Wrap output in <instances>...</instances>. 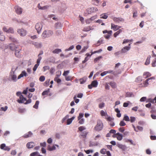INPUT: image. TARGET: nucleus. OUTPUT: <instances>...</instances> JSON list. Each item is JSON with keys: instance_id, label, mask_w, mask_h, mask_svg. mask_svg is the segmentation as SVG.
Here are the masks:
<instances>
[{"instance_id": "obj_63", "label": "nucleus", "mask_w": 156, "mask_h": 156, "mask_svg": "<svg viewBox=\"0 0 156 156\" xmlns=\"http://www.w3.org/2000/svg\"><path fill=\"white\" fill-rule=\"evenodd\" d=\"M147 99V98L145 97H144L141 98L140 101L141 102H143L145 101Z\"/></svg>"}, {"instance_id": "obj_24", "label": "nucleus", "mask_w": 156, "mask_h": 156, "mask_svg": "<svg viewBox=\"0 0 156 156\" xmlns=\"http://www.w3.org/2000/svg\"><path fill=\"white\" fill-rule=\"evenodd\" d=\"M100 16L101 18L105 19L108 18V16L107 14L106 13H104L101 14L100 15Z\"/></svg>"}, {"instance_id": "obj_60", "label": "nucleus", "mask_w": 156, "mask_h": 156, "mask_svg": "<svg viewBox=\"0 0 156 156\" xmlns=\"http://www.w3.org/2000/svg\"><path fill=\"white\" fill-rule=\"evenodd\" d=\"M44 71H45L47 70H48L50 69V67L48 66H44L43 67Z\"/></svg>"}, {"instance_id": "obj_3", "label": "nucleus", "mask_w": 156, "mask_h": 156, "mask_svg": "<svg viewBox=\"0 0 156 156\" xmlns=\"http://www.w3.org/2000/svg\"><path fill=\"white\" fill-rule=\"evenodd\" d=\"M53 34L52 31L51 30H45L43 32L42 34V36L43 38H45Z\"/></svg>"}, {"instance_id": "obj_20", "label": "nucleus", "mask_w": 156, "mask_h": 156, "mask_svg": "<svg viewBox=\"0 0 156 156\" xmlns=\"http://www.w3.org/2000/svg\"><path fill=\"white\" fill-rule=\"evenodd\" d=\"M27 73L25 71H23L21 73L19 76L18 77V79H20L21 77H23L24 76H27Z\"/></svg>"}, {"instance_id": "obj_4", "label": "nucleus", "mask_w": 156, "mask_h": 156, "mask_svg": "<svg viewBox=\"0 0 156 156\" xmlns=\"http://www.w3.org/2000/svg\"><path fill=\"white\" fill-rule=\"evenodd\" d=\"M42 27L43 25L42 24L40 23H38L36 25L35 28L38 34H39L41 32Z\"/></svg>"}, {"instance_id": "obj_49", "label": "nucleus", "mask_w": 156, "mask_h": 156, "mask_svg": "<svg viewBox=\"0 0 156 156\" xmlns=\"http://www.w3.org/2000/svg\"><path fill=\"white\" fill-rule=\"evenodd\" d=\"M136 119V118L134 117H130V121L131 123L134 122Z\"/></svg>"}, {"instance_id": "obj_26", "label": "nucleus", "mask_w": 156, "mask_h": 156, "mask_svg": "<svg viewBox=\"0 0 156 156\" xmlns=\"http://www.w3.org/2000/svg\"><path fill=\"white\" fill-rule=\"evenodd\" d=\"M91 27H84L83 29V31L85 32H88L91 30Z\"/></svg>"}, {"instance_id": "obj_22", "label": "nucleus", "mask_w": 156, "mask_h": 156, "mask_svg": "<svg viewBox=\"0 0 156 156\" xmlns=\"http://www.w3.org/2000/svg\"><path fill=\"white\" fill-rule=\"evenodd\" d=\"M151 74L148 72H144L143 75V76L145 78H147L151 76Z\"/></svg>"}, {"instance_id": "obj_54", "label": "nucleus", "mask_w": 156, "mask_h": 156, "mask_svg": "<svg viewBox=\"0 0 156 156\" xmlns=\"http://www.w3.org/2000/svg\"><path fill=\"white\" fill-rule=\"evenodd\" d=\"M126 125V123L123 121H121L119 123V125L120 126H124Z\"/></svg>"}, {"instance_id": "obj_46", "label": "nucleus", "mask_w": 156, "mask_h": 156, "mask_svg": "<svg viewBox=\"0 0 156 156\" xmlns=\"http://www.w3.org/2000/svg\"><path fill=\"white\" fill-rule=\"evenodd\" d=\"M45 77L43 76H42L39 78V80L41 82H43L45 80Z\"/></svg>"}, {"instance_id": "obj_36", "label": "nucleus", "mask_w": 156, "mask_h": 156, "mask_svg": "<svg viewBox=\"0 0 156 156\" xmlns=\"http://www.w3.org/2000/svg\"><path fill=\"white\" fill-rule=\"evenodd\" d=\"M50 79L47 80L44 83V86L47 87L49 84Z\"/></svg>"}, {"instance_id": "obj_9", "label": "nucleus", "mask_w": 156, "mask_h": 156, "mask_svg": "<svg viewBox=\"0 0 156 156\" xmlns=\"http://www.w3.org/2000/svg\"><path fill=\"white\" fill-rule=\"evenodd\" d=\"M15 9L16 13L18 14H20L22 12V8L18 6L15 7Z\"/></svg>"}, {"instance_id": "obj_14", "label": "nucleus", "mask_w": 156, "mask_h": 156, "mask_svg": "<svg viewBox=\"0 0 156 156\" xmlns=\"http://www.w3.org/2000/svg\"><path fill=\"white\" fill-rule=\"evenodd\" d=\"M35 146V144L34 142H30L28 143L27 145L26 146L28 148L30 149L33 147Z\"/></svg>"}, {"instance_id": "obj_35", "label": "nucleus", "mask_w": 156, "mask_h": 156, "mask_svg": "<svg viewBox=\"0 0 156 156\" xmlns=\"http://www.w3.org/2000/svg\"><path fill=\"white\" fill-rule=\"evenodd\" d=\"M49 91L50 89H49L47 90L43 91L42 94V95H48Z\"/></svg>"}, {"instance_id": "obj_25", "label": "nucleus", "mask_w": 156, "mask_h": 156, "mask_svg": "<svg viewBox=\"0 0 156 156\" xmlns=\"http://www.w3.org/2000/svg\"><path fill=\"white\" fill-rule=\"evenodd\" d=\"M91 84L93 87H97L98 82L96 80H94L92 82Z\"/></svg>"}, {"instance_id": "obj_37", "label": "nucleus", "mask_w": 156, "mask_h": 156, "mask_svg": "<svg viewBox=\"0 0 156 156\" xmlns=\"http://www.w3.org/2000/svg\"><path fill=\"white\" fill-rule=\"evenodd\" d=\"M9 39L13 42L15 43L16 44L18 43V41L16 39L12 37H9Z\"/></svg>"}, {"instance_id": "obj_11", "label": "nucleus", "mask_w": 156, "mask_h": 156, "mask_svg": "<svg viewBox=\"0 0 156 156\" xmlns=\"http://www.w3.org/2000/svg\"><path fill=\"white\" fill-rule=\"evenodd\" d=\"M155 77H152L147 79L143 83V84L144 87H146L148 86L149 84L148 83V81L151 80H154Z\"/></svg>"}, {"instance_id": "obj_43", "label": "nucleus", "mask_w": 156, "mask_h": 156, "mask_svg": "<svg viewBox=\"0 0 156 156\" xmlns=\"http://www.w3.org/2000/svg\"><path fill=\"white\" fill-rule=\"evenodd\" d=\"M92 2L95 5H98L99 2V1L98 0H92Z\"/></svg>"}, {"instance_id": "obj_2", "label": "nucleus", "mask_w": 156, "mask_h": 156, "mask_svg": "<svg viewBox=\"0 0 156 156\" xmlns=\"http://www.w3.org/2000/svg\"><path fill=\"white\" fill-rule=\"evenodd\" d=\"M103 127V124L102 122L100 120H98L94 129L95 131L99 132L102 129Z\"/></svg>"}, {"instance_id": "obj_48", "label": "nucleus", "mask_w": 156, "mask_h": 156, "mask_svg": "<svg viewBox=\"0 0 156 156\" xmlns=\"http://www.w3.org/2000/svg\"><path fill=\"white\" fill-rule=\"evenodd\" d=\"M100 152L102 154H105L106 152V150L105 149L103 148L101 150Z\"/></svg>"}, {"instance_id": "obj_31", "label": "nucleus", "mask_w": 156, "mask_h": 156, "mask_svg": "<svg viewBox=\"0 0 156 156\" xmlns=\"http://www.w3.org/2000/svg\"><path fill=\"white\" fill-rule=\"evenodd\" d=\"M13 74L11 76L12 79V80H13L14 81H16V80L17 76L16 75L14 74V72H13Z\"/></svg>"}, {"instance_id": "obj_21", "label": "nucleus", "mask_w": 156, "mask_h": 156, "mask_svg": "<svg viewBox=\"0 0 156 156\" xmlns=\"http://www.w3.org/2000/svg\"><path fill=\"white\" fill-rule=\"evenodd\" d=\"M109 84L112 88H115L117 87L116 83L114 82H111L109 83Z\"/></svg>"}, {"instance_id": "obj_56", "label": "nucleus", "mask_w": 156, "mask_h": 156, "mask_svg": "<svg viewBox=\"0 0 156 156\" xmlns=\"http://www.w3.org/2000/svg\"><path fill=\"white\" fill-rule=\"evenodd\" d=\"M83 116V114L82 113H80L78 117V120H80V119H81Z\"/></svg>"}, {"instance_id": "obj_6", "label": "nucleus", "mask_w": 156, "mask_h": 156, "mask_svg": "<svg viewBox=\"0 0 156 156\" xmlns=\"http://www.w3.org/2000/svg\"><path fill=\"white\" fill-rule=\"evenodd\" d=\"M3 30L4 32H5L7 33H10L13 34L14 32L13 29L12 27H9V28H8L5 27H4Z\"/></svg>"}, {"instance_id": "obj_32", "label": "nucleus", "mask_w": 156, "mask_h": 156, "mask_svg": "<svg viewBox=\"0 0 156 156\" xmlns=\"http://www.w3.org/2000/svg\"><path fill=\"white\" fill-rule=\"evenodd\" d=\"M39 103V101H36L35 105L33 106V108L36 109H37Z\"/></svg>"}, {"instance_id": "obj_59", "label": "nucleus", "mask_w": 156, "mask_h": 156, "mask_svg": "<svg viewBox=\"0 0 156 156\" xmlns=\"http://www.w3.org/2000/svg\"><path fill=\"white\" fill-rule=\"evenodd\" d=\"M39 65V64L37 63L34 65V66L33 68V70L34 71H35L36 70Z\"/></svg>"}, {"instance_id": "obj_12", "label": "nucleus", "mask_w": 156, "mask_h": 156, "mask_svg": "<svg viewBox=\"0 0 156 156\" xmlns=\"http://www.w3.org/2000/svg\"><path fill=\"white\" fill-rule=\"evenodd\" d=\"M121 27V26H119L117 25H115L114 24L112 23H111V29H113V30L115 31L118 30Z\"/></svg>"}, {"instance_id": "obj_7", "label": "nucleus", "mask_w": 156, "mask_h": 156, "mask_svg": "<svg viewBox=\"0 0 156 156\" xmlns=\"http://www.w3.org/2000/svg\"><path fill=\"white\" fill-rule=\"evenodd\" d=\"M88 133V132L86 131L81 132L80 133L79 136L80 138H86Z\"/></svg>"}, {"instance_id": "obj_39", "label": "nucleus", "mask_w": 156, "mask_h": 156, "mask_svg": "<svg viewBox=\"0 0 156 156\" xmlns=\"http://www.w3.org/2000/svg\"><path fill=\"white\" fill-rule=\"evenodd\" d=\"M86 129V128L84 126H80L78 128L79 131L81 132H82L83 130H85Z\"/></svg>"}, {"instance_id": "obj_15", "label": "nucleus", "mask_w": 156, "mask_h": 156, "mask_svg": "<svg viewBox=\"0 0 156 156\" xmlns=\"http://www.w3.org/2000/svg\"><path fill=\"white\" fill-rule=\"evenodd\" d=\"M19 47L18 45H16L14 44H10V48L12 50H16V49H17L19 48Z\"/></svg>"}, {"instance_id": "obj_29", "label": "nucleus", "mask_w": 156, "mask_h": 156, "mask_svg": "<svg viewBox=\"0 0 156 156\" xmlns=\"http://www.w3.org/2000/svg\"><path fill=\"white\" fill-rule=\"evenodd\" d=\"M150 58L151 56H150L147 57L145 63V65H147L150 64Z\"/></svg>"}, {"instance_id": "obj_61", "label": "nucleus", "mask_w": 156, "mask_h": 156, "mask_svg": "<svg viewBox=\"0 0 156 156\" xmlns=\"http://www.w3.org/2000/svg\"><path fill=\"white\" fill-rule=\"evenodd\" d=\"M136 130H138V132L139 130L142 131L143 130V128L141 126H138L136 127Z\"/></svg>"}, {"instance_id": "obj_64", "label": "nucleus", "mask_w": 156, "mask_h": 156, "mask_svg": "<svg viewBox=\"0 0 156 156\" xmlns=\"http://www.w3.org/2000/svg\"><path fill=\"white\" fill-rule=\"evenodd\" d=\"M5 147V144H2L1 145L0 147L1 149L4 150Z\"/></svg>"}, {"instance_id": "obj_51", "label": "nucleus", "mask_w": 156, "mask_h": 156, "mask_svg": "<svg viewBox=\"0 0 156 156\" xmlns=\"http://www.w3.org/2000/svg\"><path fill=\"white\" fill-rule=\"evenodd\" d=\"M69 73V70H67L66 71H64L63 74V75L65 76H66Z\"/></svg>"}, {"instance_id": "obj_1", "label": "nucleus", "mask_w": 156, "mask_h": 156, "mask_svg": "<svg viewBox=\"0 0 156 156\" xmlns=\"http://www.w3.org/2000/svg\"><path fill=\"white\" fill-rule=\"evenodd\" d=\"M20 92H18L16 94L17 96H20V98L17 100V101L19 103H24L25 104H27L30 103L31 102V100L29 99L27 100L26 98H24L23 96L21 94Z\"/></svg>"}, {"instance_id": "obj_10", "label": "nucleus", "mask_w": 156, "mask_h": 156, "mask_svg": "<svg viewBox=\"0 0 156 156\" xmlns=\"http://www.w3.org/2000/svg\"><path fill=\"white\" fill-rule=\"evenodd\" d=\"M55 146L57 147H58V146L57 144L53 145L52 146H51L50 145H48L47 146V150L49 151H52L55 150L56 147Z\"/></svg>"}, {"instance_id": "obj_50", "label": "nucleus", "mask_w": 156, "mask_h": 156, "mask_svg": "<svg viewBox=\"0 0 156 156\" xmlns=\"http://www.w3.org/2000/svg\"><path fill=\"white\" fill-rule=\"evenodd\" d=\"M156 58H155V60L153 61L152 63V66L153 67H155L156 66Z\"/></svg>"}, {"instance_id": "obj_47", "label": "nucleus", "mask_w": 156, "mask_h": 156, "mask_svg": "<svg viewBox=\"0 0 156 156\" xmlns=\"http://www.w3.org/2000/svg\"><path fill=\"white\" fill-rule=\"evenodd\" d=\"M8 107L7 106L5 107H2L1 108V110L3 111H5L8 109Z\"/></svg>"}, {"instance_id": "obj_42", "label": "nucleus", "mask_w": 156, "mask_h": 156, "mask_svg": "<svg viewBox=\"0 0 156 156\" xmlns=\"http://www.w3.org/2000/svg\"><path fill=\"white\" fill-rule=\"evenodd\" d=\"M86 81V79L84 78H81L80 80V84L84 83Z\"/></svg>"}, {"instance_id": "obj_53", "label": "nucleus", "mask_w": 156, "mask_h": 156, "mask_svg": "<svg viewBox=\"0 0 156 156\" xmlns=\"http://www.w3.org/2000/svg\"><path fill=\"white\" fill-rule=\"evenodd\" d=\"M99 107L100 108H102L105 106V103L103 102L100 103L99 105Z\"/></svg>"}, {"instance_id": "obj_23", "label": "nucleus", "mask_w": 156, "mask_h": 156, "mask_svg": "<svg viewBox=\"0 0 156 156\" xmlns=\"http://www.w3.org/2000/svg\"><path fill=\"white\" fill-rule=\"evenodd\" d=\"M48 7V6H47V5L44 6L43 7H41V6L40 4H38V9H42V10L45 9H47Z\"/></svg>"}, {"instance_id": "obj_44", "label": "nucleus", "mask_w": 156, "mask_h": 156, "mask_svg": "<svg viewBox=\"0 0 156 156\" xmlns=\"http://www.w3.org/2000/svg\"><path fill=\"white\" fill-rule=\"evenodd\" d=\"M109 83H106L105 84V89L106 90H109L110 89V86L108 85Z\"/></svg>"}, {"instance_id": "obj_27", "label": "nucleus", "mask_w": 156, "mask_h": 156, "mask_svg": "<svg viewBox=\"0 0 156 156\" xmlns=\"http://www.w3.org/2000/svg\"><path fill=\"white\" fill-rule=\"evenodd\" d=\"M122 29H119L118 31H117L114 34V36L115 37H116L117 36L119 35V34L122 32Z\"/></svg>"}, {"instance_id": "obj_30", "label": "nucleus", "mask_w": 156, "mask_h": 156, "mask_svg": "<svg viewBox=\"0 0 156 156\" xmlns=\"http://www.w3.org/2000/svg\"><path fill=\"white\" fill-rule=\"evenodd\" d=\"M61 51V50L60 49H56L52 51V53L54 54H58Z\"/></svg>"}, {"instance_id": "obj_38", "label": "nucleus", "mask_w": 156, "mask_h": 156, "mask_svg": "<svg viewBox=\"0 0 156 156\" xmlns=\"http://www.w3.org/2000/svg\"><path fill=\"white\" fill-rule=\"evenodd\" d=\"M100 114L101 116H105L107 115L106 112H105L103 110H101L100 112Z\"/></svg>"}, {"instance_id": "obj_16", "label": "nucleus", "mask_w": 156, "mask_h": 156, "mask_svg": "<svg viewBox=\"0 0 156 156\" xmlns=\"http://www.w3.org/2000/svg\"><path fill=\"white\" fill-rule=\"evenodd\" d=\"M21 49H20L18 48L16 49L15 55L16 57L18 58L20 57L21 55L20 53Z\"/></svg>"}, {"instance_id": "obj_34", "label": "nucleus", "mask_w": 156, "mask_h": 156, "mask_svg": "<svg viewBox=\"0 0 156 156\" xmlns=\"http://www.w3.org/2000/svg\"><path fill=\"white\" fill-rule=\"evenodd\" d=\"M87 13L89 14H90L92 13L93 12V11L92 9V8H88L86 10Z\"/></svg>"}, {"instance_id": "obj_62", "label": "nucleus", "mask_w": 156, "mask_h": 156, "mask_svg": "<svg viewBox=\"0 0 156 156\" xmlns=\"http://www.w3.org/2000/svg\"><path fill=\"white\" fill-rule=\"evenodd\" d=\"M69 116L68 115H67L65 116L64 118H63L62 120V123H63L64 121L67 119L68 117Z\"/></svg>"}, {"instance_id": "obj_19", "label": "nucleus", "mask_w": 156, "mask_h": 156, "mask_svg": "<svg viewBox=\"0 0 156 156\" xmlns=\"http://www.w3.org/2000/svg\"><path fill=\"white\" fill-rule=\"evenodd\" d=\"M118 147L122 149L123 151H125L126 149V147L125 145H123L122 144H119L117 145Z\"/></svg>"}, {"instance_id": "obj_13", "label": "nucleus", "mask_w": 156, "mask_h": 156, "mask_svg": "<svg viewBox=\"0 0 156 156\" xmlns=\"http://www.w3.org/2000/svg\"><path fill=\"white\" fill-rule=\"evenodd\" d=\"M92 55V54H91V55H90V54L89 53H86L85 55H86L87 56L85 58L84 60L82 61V63L83 64L87 62L89 59L91 57Z\"/></svg>"}, {"instance_id": "obj_5", "label": "nucleus", "mask_w": 156, "mask_h": 156, "mask_svg": "<svg viewBox=\"0 0 156 156\" xmlns=\"http://www.w3.org/2000/svg\"><path fill=\"white\" fill-rule=\"evenodd\" d=\"M17 32L21 36L24 37L27 34V31L21 28L18 29Z\"/></svg>"}, {"instance_id": "obj_17", "label": "nucleus", "mask_w": 156, "mask_h": 156, "mask_svg": "<svg viewBox=\"0 0 156 156\" xmlns=\"http://www.w3.org/2000/svg\"><path fill=\"white\" fill-rule=\"evenodd\" d=\"M130 48V46H126L124 47L121 50V51L122 53H125L127 51H129Z\"/></svg>"}, {"instance_id": "obj_58", "label": "nucleus", "mask_w": 156, "mask_h": 156, "mask_svg": "<svg viewBox=\"0 0 156 156\" xmlns=\"http://www.w3.org/2000/svg\"><path fill=\"white\" fill-rule=\"evenodd\" d=\"M55 69L54 68H51L50 69V72L51 74H53L55 72Z\"/></svg>"}, {"instance_id": "obj_18", "label": "nucleus", "mask_w": 156, "mask_h": 156, "mask_svg": "<svg viewBox=\"0 0 156 156\" xmlns=\"http://www.w3.org/2000/svg\"><path fill=\"white\" fill-rule=\"evenodd\" d=\"M33 134L32 132L30 131L29 132L25 134L23 137L25 138H28L31 137L32 135Z\"/></svg>"}, {"instance_id": "obj_40", "label": "nucleus", "mask_w": 156, "mask_h": 156, "mask_svg": "<svg viewBox=\"0 0 156 156\" xmlns=\"http://www.w3.org/2000/svg\"><path fill=\"white\" fill-rule=\"evenodd\" d=\"M123 120L126 121H130V119H129V117L128 116H127L126 115H124V116L123 119Z\"/></svg>"}, {"instance_id": "obj_41", "label": "nucleus", "mask_w": 156, "mask_h": 156, "mask_svg": "<svg viewBox=\"0 0 156 156\" xmlns=\"http://www.w3.org/2000/svg\"><path fill=\"white\" fill-rule=\"evenodd\" d=\"M102 57L101 56H99L98 57L95 58L94 60V62L95 63L98 61L100 59L102 58Z\"/></svg>"}, {"instance_id": "obj_57", "label": "nucleus", "mask_w": 156, "mask_h": 156, "mask_svg": "<svg viewBox=\"0 0 156 156\" xmlns=\"http://www.w3.org/2000/svg\"><path fill=\"white\" fill-rule=\"evenodd\" d=\"M5 37L4 35H0V40L3 41L5 40Z\"/></svg>"}, {"instance_id": "obj_33", "label": "nucleus", "mask_w": 156, "mask_h": 156, "mask_svg": "<svg viewBox=\"0 0 156 156\" xmlns=\"http://www.w3.org/2000/svg\"><path fill=\"white\" fill-rule=\"evenodd\" d=\"M62 27V25L61 23H57L55 24V27L56 29H58Z\"/></svg>"}, {"instance_id": "obj_52", "label": "nucleus", "mask_w": 156, "mask_h": 156, "mask_svg": "<svg viewBox=\"0 0 156 156\" xmlns=\"http://www.w3.org/2000/svg\"><path fill=\"white\" fill-rule=\"evenodd\" d=\"M65 79L66 81H68L71 80H72V78L71 76H65Z\"/></svg>"}, {"instance_id": "obj_55", "label": "nucleus", "mask_w": 156, "mask_h": 156, "mask_svg": "<svg viewBox=\"0 0 156 156\" xmlns=\"http://www.w3.org/2000/svg\"><path fill=\"white\" fill-rule=\"evenodd\" d=\"M16 154V151L15 150H12L11 152V154L12 155H15Z\"/></svg>"}, {"instance_id": "obj_8", "label": "nucleus", "mask_w": 156, "mask_h": 156, "mask_svg": "<svg viewBox=\"0 0 156 156\" xmlns=\"http://www.w3.org/2000/svg\"><path fill=\"white\" fill-rule=\"evenodd\" d=\"M112 19L114 22L117 23H119L120 22H123L124 21V20L121 17H114Z\"/></svg>"}, {"instance_id": "obj_28", "label": "nucleus", "mask_w": 156, "mask_h": 156, "mask_svg": "<svg viewBox=\"0 0 156 156\" xmlns=\"http://www.w3.org/2000/svg\"><path fill=\"white\" fill-rule=\"evenodd\" d=\"M33 44L37 48H40L41 47V43L37 42H34Z\"/></svg>"}, {"instance_id": "obj_45", "label": "nucleus", "mask_w": 156, "mask_h": 156, "mask_svg": "<svg viewBox=\"0 0 156 156\" xmlns=\"http://www.w3.org/2000/svg\"><path fill=\"white\" fill-rule=\"evenodd\" d=\"M38 152L37 151H36L33 153H32L30 154V156H38Z\"/></svg>"}]
</instances>
